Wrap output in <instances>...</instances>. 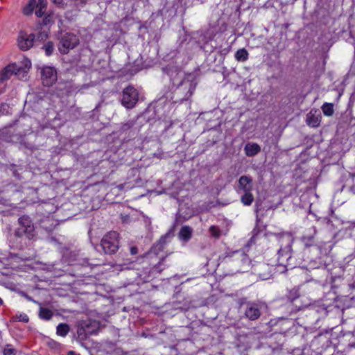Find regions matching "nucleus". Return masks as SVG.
Wrapping results in <instances>:
<instances>
[{
	"label": "nucleus",
	"mask_w": 355,
	"mask_h": 355,
	"mask_svg": "<svg viewBox=\"0 0 355 355\" xmlns=\"http://www.w3.org/2000/svg\"><path fill=\"white\" fill-rule=\"evenodd\" d=\"M19 227L10 235L9 242L12 249L22 250L35 235V227L28 216H23L18 220Z\"/></svg>",
	"instance_id": "1"
},
{
	"label": "nucleus",
	"mask_w": 355,
	"mask_h": 355,
	"mask_svg": "<svg viewBox=\"0 0 355 355\" xmlns=\"http://www.w3.org/2000/svg\"><path fill=\"white\" fill-rule=\"evenodd\" d=\"M276 239L279 245V248L277 250V259L275 263L277 265L282 266L286 269L287 268H294L292 261V245L294 241V239L291 234H282L276 235Z\"/></svg>",
	"instance_id": "2"
},
{
	"label": "nucleus",
	"mask_w": 355,
	"mask_h": 355,
	"mask_svg": "<svg viewBox=\"0 0 355 355\" xmlns=\"http://www.w3.org/2000/svg\"><path fill=\"white\" fill-rule=\"evenodd\" d=\"M194 80L184 78L180 83H177L176 89L173 92V99L174 103H182L187 101L193 94L196 87Z\"/></svg>",
	"instance_id": "3"
},
{
	"label": "nucleus",
	"mask_w": 355,
	"mask_h": 355,
	"mask_svg": "<svg viewBox=\"0 0 355 355\" xmlns=\"http://www.w3.org/2000/svg\"><path fill=\"white\" fill-rule=\"evenodd\" d=\"M119 234L115 231L107 233L101 239V245L107 254H115L119 248Z\"/></svg>",
	"instance_id": "4"
},
{
	"label": "nucleus",
	"mask_w": 355,
	"mask_h": 355,
	"mask_svg": "<svg viewBox=\"0 0 355 355\" xmlns=\"http://www.w3.org/2000/svg\"><path fill=\"white\" fill-rule=\"evenodd\" d=\"M58 49L62 54H67L79 44L78 37L73 33H65L59 38Z\"/></svg>",
	"instance_id": "5"
},
{
	"label": "nucleus",
	"mask_w": 355,
	"mask_h": 355,
	"mask_svg": "<svg viewBox=\"0 0 355 355\" xmlns=\"http://www.w3.org/2000/svg\"><path fill=\"white\" fill-rule=\"evenodd\" d=\"M139 94L137 89L132 86L125 87L122 92L121 102L128 109L135 106L138 101Z\"/></svg>",
	"instance_id": "6"
},
{
	"label": "nucleus",
	"mask_w": 355,
	"mask_h": 355,
	"mask_svg": "<svg viewBox=\"0 0 355 355\" xmlns=\"http://www.w3.org/2000/svg\"><path fill=\"white\" fill-rule=\"evenodd\" d=\"M244 305V317L249 320L254 321L259 319L261 315L259 305L252 302H247Z\"/></svg>",
	"instance_id": "7"
},
{
	"label": "nucleus",
	"mask_w": 355,
	"mask_h": 355,
	"mask_svg": "<svg viewBox=\"0 0 355 355\" xmlns=\"http://www.w3.org/2000/svg\"><path fill=\"white\" fill-rule=\"evenodd\" d=\"M41 76L42 83L46 87L51 86L57 80L56 70L51 67H44L42 69Z\"/></svg>",
	"instance_id": "8"
},
{
	"label": "nucleus",
	"mask_w": 355,
	"mask_h": 355,
	"mask_svg": "<svg viewBox=\"0 0 355 355\" xmlns=\"http://www.w3.org/2000/svg\"><path fill=\"white\" fill-rule=\"evenodd\" d=\"M35 43V35L27 34L24 31H20L17 38L19 48L22 51H27L33 46Z\"/></svg>",
	"instance_id": "9"
},
{
	"label": "nucleus",
	"mask_w": 355,
	"mask_h": 355,
	"mask_svg": "<svg viewBox=\"0 0 355 355\" xmlns=\"http://www.w3.org/2000/svg\"><path fill=\"white\" fill-rule=\"evenodd\" d=\"M139 119L137 117L136 119H130L126 122L121 123L119 127V132L120 134H130L133 133L135 135L139 129V126L137 125V121Z\"/></svg>",
	"instance_id": "10"
},
{
	"label": "nucleus",
	"mask_w": 355,
	"mask_h": 355,
	"mask_svg": "<svg viewBox=\"0 0 355 355\" xmlns=\"http://www.w3.org/2000/svg\"><path fill=\"white\" fill-rule=\"evenodd\" d=\"M21 68L16 64H11L6 66L0 71V82L3 83L8 80L12 75H17L20 73Z\"/></svg>",
	"instance_id": "11"
},
{
	"label": "nucleus",
	"mask_w": 355,
	"mask_h": 355,
	"mask_svg": "<svg viewBox=\"0 0 355 355\" xmlns=\"http://www.w3.org/2000/svg\"><path fill=\"white\" fill-rule=\"evenodd\" d=\"M163 71L169 76L173 85L182 80V72L175 67H166L165 68H163Z\"/></svg>",
	"instance_id": "12"
},
{
	"label": "nucleus",
	"mask_w": 355,
	"mask_h": 355,
	"mask_svg": "<svg viewBox=\"0 0 355 355\" xmlns=\"http://www.w3.org/2000/svg\"><path fill=\"white\" fill-rule=\"evenodd\" d=\"M300 294L299 288H296V287L291 289L288 292V294L286 295V297H287L288 300L295 306L297 311H300L302 308L307 306L306 304H299L297 303V300L300 298Z\"/></svg>",
	"instance_id": "13"
},
{
	"label": "nucleus",
	"mask_w": 355,
	"mask_h": 355,
	"mask_svg": "<svg viewBox=\"0 0 355 355\" xmlns=\"http://www.w3.org/2000/svg\"><path fill=\"white\" fill-rule=\"evenodd\" d=\"M239 190L243 193L251 192L252 190V179L247 175H242L239 179Z\"/></svg>",
	"instance_id": "14"
},
{
	"label": "nucleus",
	"mask_w": 355,
	"mask_h": 355,
	"mask_svg": "<svg viewBox=\"0 0 355 355\" xmlns=\"http://www.w3.org/2000/svg\"><path fill=\"white\" fill-rule=\"evenodd\" d=\"M317 233V230L315 227H312L311 229H309V232L304 234L302 238L301 241L303 243V244L306 247H311L315 245V235Z\"/></svg>",
	"instance_id": "15"
},
{
	"label": "nucleus",
	"mask_w": 355,
	"mask_h": 355,
	"mask_svg": "<svg viewBox=\"0 0 355 355\" xmlns=\"http://www.w3.org/2000/svg\"><path fill=\"white\" fill-rule=\"evenodd\" d=\"M254 272L263 280L268 279L270 276L268 264L262 263L254 268Z\"/></svg>",
	"instance_id": "16"
},
{
	"label": "nucleus",
	"mask_w": 355,
	"mask_h": 355,
	"mask_svg": "<svg viewBox=\"0 0 355 355\" xmlns=\"http://www.w3.org/2000/svg\"><path fill=\"white\" fill-rule=\"evenodd\" d=\"M170 233H166L165 235L162 236L151 248L150 253L157 254L160 251H162L164 248L165 244L166 243V239L170 237Z\"/></svg>",
	"instance_id": "17"
},
{
	"label": "nucleus",
	"mask_w": 355,
	"mask_h": 355,
	"mask_svg": "<svg viewBox=\"0 0 355 355\" xmlns=\"http://www.w3.org/2000/svg\"><path fill=\"white\" fill-rule=\"evenodd\" d=\"M244 151L248 157H253L261 152V147L256 143H248L244 147Z\"/></svg>",
	"instance_id": "18"
},
{
	"label": "nucleus",
	"mask_w": 355,
	"mask_h": 355,
	"mask_svg": "<svg viewBox=\"0 0 355 355\" xmlns=\"http://www.w3.org/2000/svg\"><path fill=\"white\" fill-rule=\"evenodd\" d=\"M85 324V322H80L77 328V335L78 340L83 341L87 338V337L91 335V331L88 329Z\"/></svg>",
	"instance_id": "19"
},
{
	"label": "nucleus",
	"mask_w": 355,
	"mask_h": 355,
	"mask_svg": "<svg viewBox=\"0 0 355 355\" xmlns=\"http://www.w3.org/2000/svg\"><path fill=\"white\" fill-rule=\"evenodd\" d=\"M193 229L187 225L182 226L179 232L178 236L180 240L187 242L192 236Z\"/></svg>",
	"instance_id": "20"
},
{
	"label": "nucleus",
	"mask_w": 355,
	"mask_h": 355,
	"mask_svg": "<svg viewBox=\"0 0 355 355\" xmlns=\"http://www.w3.org/2000/svg\"><path fill=\"white\" fill-rule=\"evenodd\" d=\"M321 116L320 114L315 115L310 112L306 116V123L309 126L315 128L319 126Z\"/></svg>",
	"instance_id": "21"
},
{
	"label": "nucleus",
	"mask_w": 355,
	"mask_h": 355,
	"mask_svg": "<svg viewBox=\"0 0 355 355\" xmlns=\"http://www.w3.org/2000/svg\"><path fill=\"white\" fill-rule=\"evenodd\" d=\"M37 10H35V15L38 17H42L44 15L47 8V1L46 0H38L36 1V6Z\"/></svg>",
	"instance_id": "22"
},
{
	"label": "nucleus",
	"mask_w": 355,
	"mask_h": 355,
	"mask_svg": "<svg viewBox=\"0 0 355 355\" xmlns=\"http://www.w3.org/2000/svg\"><path fill=\"white\" fill-rule=\"evenodd\" d=\"M254 196L251 192L243 193V194L241 197V202L245 206H250L254 201Z\"/></svg>",
	"instance_id": "23"
},
{
	"label": "nucleus",
	"mask_w": 355,
	"mask_h": 355,
	"mask_svg": "<svg viewBox=\"0 0 355 355\" xmlns=\"http://www.w3.org/2000/svg\"><path fill=\"white\" fill-rule=\"evenodd\" d=\"M53 315V313L51 310L44 308V307H40V311H39V317L41 319L49 320H50Z\"/></svg>",
	"instance_id": "24"
},
{
	"label": "nucleus",
	"mask_w": 355,
	"mask_h": 355,
	"mask_svg": "<svg viewBox=\"0 0 355 355\" xmlns=\"http://www.w3.org/2000/svg\"><path fill=\"white\" fill-rule=\"evenodd\" d=\"M69 331V326L65 323L59 324L56 328V333L60 336H65Z\"/></svg>",
	"instance_id": "25"
},
{
	"label": "nucleus",
	"mask_w": 355,
	"mask_h": 355,
	"mask_svg": "<svg viewBox=\"0 0 355 355\" xmlns=\"http://www.w3.org/2000/svg\"><path fill=\"white\" fill-rule=\"evenodd\" d=\"M248 58V53L245 49H239L235 53V58L239 62H244Z\"/></svg>",
	"instance_id": "26"
},
{
	"label": "nucleus",
	"mask_w": 355,
	"mask_h": 355,
	"mask_svg": "<svg viewBox=\"0 0 355 355\" xmlns=\"http://www.w3.org/2000/svg\"><path fill=\"white\" fill-rule=\"evenodd\" d=\"M164 259L165 258H162L157 265L149 270V273L152 277H155L157 274H159L164 270V268H161V266L163 264Z\"/></svg>",
	"instance_id": "27"
},
{
	"label": "nucleus",
	"mask_w": 355,
	"mask_h": 355,
	"mask_svg": "<svg viewBox=\"0 0 355 355\" xmlns=\"http://www.w3.org/2000/svg\"><path fill=\"white\" fill-rule=\"evenodd\" d=\"M322 110L324 115L331 116L334 114V105L329 103H325L322 106Z\"/></svg>",
	"instance_id": "28"
},
{
	"label": "nucleus",
	"mask_w": 355,
	"mask_h": 355,
	"mask_svg": "<svg viewBox=\"0 0 355 355\" xmlns=\"http://www.w3.org/2000/svg\"><path fill=\"white\" fill-rule=\"evenodd\" d=\"M260 228L257 225L253 229L252 232V237L250 238L248 243V246H250L256 243V240L260 233Z\"/></svg>",
	"instance_id": "29"
},
{
	"label": "nucleus",
	"mask_w": 355,
	"mask_h": 355,
	"mask_svg": "<svg viewBox=\"0 0 355 355\" xmlns=\"http://www.w3.org/2000/svg\"><path fill=\"white\" fill-rule=\"evenodd\" d=\"M36 6V0H30L28 4L24 8V14L26 15H31Z\"/></svg>",
	"instance_id": "30"
},
{
	"label": "nucleus",
	"mask_w": 355,
	"mask_h": 355,
	"mask_svg": "<svg viewBox=\"0 0 355 355\" xmlns=\"http://www.w3.org/2000/svg\"><path fill=\"white\" fill-rule=\"evenodd\" d=\"M82 322H85L87 328L89 331H91V335L94 334L96 331V328L98 327V324L96 321L91 320H83Z\"/></svg>",
	"instance_id": "31"
},
{
	"label": "nucleus",
	"mask_w": 355,
	"mask_h": 355,
	"mask_svg": "<svg viewBox=\"0 0 355 355\" xmlns=\"http://www.w3.org/2000/svg\"><path fill=\"white\" fill-rule=\"evenodd\" d=\"M209 232L211 236L214 237L215 239H218L221 235V231L218 228V227L215 225H211L209 229Z\"/></svg>",
	"instance_id": "32"
},
{
	"label": "nucleus",
	"mask_w": 355,
	"mask_h": 355,
	"mask_svg": "<svg viewBox=\"0 0 355 355\" xmlns=\"http://www.w3.org/2000/svg\"><path fill=\"white\" fill-rule=\"evenodd\" d=\"M42 49L45 51V53L46 55H51L54 50L53 43L52 42H48L46 44H44Z\"/></svg>",
	"instance_id": "33"
},
{
	"label": "nucleus",
	"mask_w": 355,
	"mask_h": 355,
	"mask_svg": "<svg viewBox=\"0 0 355 355\" xmlns=\"http://www.w3.org/2000/svg\"><path fill=\"white\" fill-rule=\"evenodd\" d=\"M48 38V34L45 31H40L37 33L36 37H35V42H43L45 41Z\"/></svg>",
	"instance_id": "34"
},
{
	"label": "nucleus",
	"mask_w": 355,
	"mask_h": 355,
	"mask_svg": "<svg viewBox=\"0 0 355 355\" xmlns=\"http://www.w3.org/2000/svg\"><path fill=\"white\" fill-rule=\"evenodd\" d=\"M3 355H16V349L11 345H7L3 349Z\"/></svg>",
	"instance_id": "35"
},
{
	"label": "nucleus",
	"mask_w": 355,
	"mask_h": 355,
	"mask_svg": "<svg viewBox=\"0 0 355 355\" xmlns=\"http://www.w3.org/2000/svg\"><path fill=\"white\" fill-rule=\"evenodd\" d=\"M51 1L58 8L66 9L67 8V3L64 0H51Z\"/></svg>",
	"instance_id": "36"
},
{
	"label": "nucleus",
	"mask_w": 355,
	"mask_h": 355,
	"mask_svg": "<svg viewBox=\"0 0 355 355\" xmlns=\"http://www.w3.org/2000/svg\"><path fill=\"white\" fill-rule=\"evenodd\" d=\"M88 0H73V6L76 10H80L87 3Z\"/></svg>",
	"instance_id": "37"
},
{
	"label": "nucleus",
	"mask_w": 355,
	"mask_h": 355,
	"mask_svg": "<svg viewBox=\"0 0 355 355\" xmlns=\"http://www.w3.org/2000/svg\"><path fill=\"white\" fill-rule=\"evenodd\" d=\"M44 17L42 20V24L44 26H47V25L53 24L54 21H53V15L51 13L48 14L46 15H44Z\"/></svg>",
	"instance_id": "38"
},
{
	"label": "nucleus",
	"mask_w": 355,
	"mask_h": 355,
	"mask_svg": "<svg viewBox=\"0 0 355 355\" xmlns=\"http://www.w3.org/2000/svg\"><path fill=\"white\" fill-rule=\"evenodd\" d=\"M16 167H17V166L15 164H10L9 166V170L12 172V174L13 176L19 179L20 175H19V173L17 172Z\"/></svg>",
	"instance_id": "39"
},
{
	"label": "nucleus",
	"mask_w": 355,
	"mask_h": 355,
	"mask_svg": "<svg viewBox=\"0 0 355 355\" xmlns=\"http://www.w3.org/2000/svg\"><path fill=\"white\" fill-rule=\"evenodd\" d=\"M17 318L19 321L24 322H28L29 320L28 315L25 313H21L19 316H17Z\"/></svg>",
	"instance_id": "40"
},
{
	"label": "nucleus",
	"mask_w": 355,
	"mask_h": 355,
	"mask_svg": "<svg viewBox=\"0 0 355 355\" xmlns=\"http://www.w3.org/2000/svg\"><path fill=\"white\" fill-rule=\"evenodd\" d=\"M8 106L6 104H1L0 105V116L5 114L7 112Z\"/></svg>",
	"instance_id": "41"
},
{
	"label": "nucleus",
	"mask_w": 355,
	"mask_h": 355,
	"mask_svg": "<svg viewBox=\"0 0 355 355\" xmlns=\"http://www.w3.org/2000/svg\"><path fill=\"white\" fill-rule=\"evenodd\" d=\"M130 251L132 255H135L138 253V248L135 246H132L130 249Z\"/></svg>",
	"instance_id": "42"
},
{
	"label": "nucleus",
	"mask_w": 355,
	"mask_h": 355,
	"mask_svg": "<svg viewBox=\"0 0 355 355\" xmlns=\"http://www.w3.org/2000/svg\"><path fill=\"white\" fill-rule=\"evenodd\" d=\"M70 254H71V259L69 260V261H73V260H76V254L75 252H70Z\"/></svg>",
	"instance_id": "43"
},
{
	"label": "nucleus",
	"mask_w": 355,
	"mask_h": 355,
	"mask_svg": "<svg viewBox=\"0 0 355 355\" xmlns=\"http://www.w3.org/2000/svg\"><path fill=\"white\" fill-rule=\"evenodd\" d=\"M349 190H350V191H352L353 193L355 194V185L350 187Z\"/></svg>",
	"instance_id": "44"
},
{
	"label": "nucleus",
	"mask_w": 355,
	"mask_h": 355,
	"mask_svg": "<svg viewBox=\"0 0 355 355\" xmlns=\"http://www.w3.org/2000/svg\"><path fill=\"white\" fill-rule=\"evenodd\" d=\"M68 355H76L75 352L73 351H70L68 352Z\"/></svg>",
	"instance_id": "45"
},
{
	"label": "nucleus",
	"mask_w": 355,
	"mask_h": 355,
	"mask_svg": "<svg viewBox=\"0 0 355 355\" xmlns=\"http://www.w3.org/2000/svg\"><path fill=\"white\" fill-rule=\"evenodd\" d=\"M258 211H259V205H258V203L257 202V203H256V211H257V212H258Z\"/></svg>",
	"instance_id": "46"
},
{
	"label": "nucleus",
	"mask_w": 355,
	"mask_h": 355,
	"mask_svg": "<svg viewBox=\"0 0 355 355\" xmlns=\"http://www.w3.org/2000/svg\"><path fill=\"white\" fill-rule=\"evenodd\" d=\"M280 349L279 347H275L272 348V351H275V349Z\"/></svg>",
	"instance_id": "47"
},
{
	"label": "nucleus",
	"mask_w": 355,
	"mask_h": 355,
	"mask_svg": "<svg viewBox=\"0 0 355 355\" xmlns=\"http://www.w3.org/2000/svg\"><path fill=\"white\" fill-rule=\"evenodd\" d=\"M3 304V300L0 297V305H2Z\"/></svg>",
	"instance_id": "48"
},
{
	"label": "nucleus",
	"mask_w": 355,
	"mask_h": 355,
	"mask_svg": "<svg viewBox=\"0 0 355 355\" xmlns=\"http://www.w3.org/2000/svg\"><path fill=\"white\" fill-rule=\"evenodd\" d=\"M28 148H30V149H31V150H33V149L34 148H33V146H29V147H28Z\"/></svg>",
	"instance_id": "49"
}]
</instances>
